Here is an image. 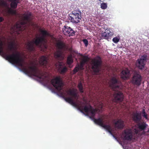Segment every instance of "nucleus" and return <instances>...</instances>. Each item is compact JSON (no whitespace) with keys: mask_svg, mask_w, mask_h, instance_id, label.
Masks as SVG:
<instances>
[{"mask_svg":"<svg viewBox=\"0 0 149 149\" xmlns=\"http://www.w3.org/2000/svg\"><path fill=\"white\" fill-rule=\"evenodd\" d=\"M6 59L13 64H16L23 68V71L26 74L36 77L43 80H45L47 77L45 72H43L38 69L36 66H29L27 68L24 65V61L21 57L20 53L17 52L15 54L6 55Z\"/></svg>","mask_w":149,"mask_h":149,"instance_id":"1","label":"nucleus"},{"mask_svg":"<svg viewBox=\"0 0 149 149\" xmlns=\"http://www.w3.org/2000/svg\"><path fill=\"white\" fill-rule=\"evenodd\" d=\"M110 109H111V113L109 115H104L103 116L101 120L100 118L99 119L97 120L95 119L94 117L96 112L97 111V110L96 109H94L90 105L88 106H82L81 107V111L82 112L84 111L86 114V115L88 116L89 118L93 120V121H103L104 119H108L109 120L113 118L114 117H115V111L114 110L115 108H111L110 107Z\"/></svg>","mask_w":149,"mask_h":149,"instance_id":"2","label":"nucleus"},{"mask_svg":"<svg viewBox=\"0 0 149 149\" xmlns=\"http://www.w3.org/2000/svg\"><path fill=\"white\" fill-rule=\"evenodd\" d=\"M41 36H36L31 41L28 42L26 45V48L28 51L31 52L35 50L34 44L36 46L41 48L43 43L46 42V38L50 36L49 32L45 30L40 29L39 30Z\"/></svg>","mask_w":149,"mask_h":149,"instance_id":"3","label":"nucleus"},{"mask_svg":"<svg viewBox=\"0 0 149 149\" xmlns=\"http://www.w3.org/2000/svg\"><path fill=\"white\" fill-rule=\"evenodd\" d=\"M121 84V81L115 77H113L111 79L110 86L113 90L115 91L113 95V101L117 103L122 102L124 99L123 93L118 91Z\"/></svg>","mask_w":149,"mask_h":149,"instance_id":"4","label":"nucleus"},{"mask_svg":"<svg viewBox=\"0 0 149 149\" xmlns=\"http://www.w3.org/2000/svg\"><path fill=\"white\" fill-rule=\"evenodd\" d=\"M23 16V20L18 23H17L13 27H12V29L14 31H22L25 29V25L27 22L30 21V17L31 14L29 13L27 14H24Z\"/></svg>","mask_w":149,"mask_h":149,"instance_id":"5","label":"nucleus"},{"mask_svg":"<svg viewBox=\"0 0 149 149\" xmlns=\"http://www.w3.org/2000/svg\"><path fill=\"white\" fill-rule=\"evenodd\" d=\"M102 62L101 57L99 56L92 59L91 61V65L92 69L94 72H99Z\"/></svg>","mask_w":149,"mask_h":149,"instance_id":"6","label":"nucleus"},{"mask_svg":"<svg viewBox=\"0 0 149 149\" xmlns=\"http://www.w3.org/2000/svg\"><path fill=\"white\" fill-rule=\"evenodd\" d=\"M58 49L55 51L54 54V57L57 59L60 60L63 59V52L62 49H64L65 47V44L63 42L59 41L56 44Z\"/></svg>","mask_w":149,"mask_h":149,"instance_id":"7","label":"nucleus"},{"mask_svg":"<svg viewBox=\"0 0 149 149\" xmlns=\"http://www.w3.org/2000/svg\"><path fill=\"white\" fill-rule=\"evenodd\" d=\"M142 80V77L140 72L139 71L134 70L133 72L131 80L132 83L133 85L139 86L141 85Z\"/></svg>","mask_w":149,"mask_h":149,"instance_id":"8","label":"nucleus"},{"mask_svg":"<svg viewBox=\"0 0 149 149\" xmlns=\"http://www.w3.org/2000/svg\"><path fill=\"white\" fill-rule=\"evenodd\" d=\"M109 122H94L95 123L98 125L106 130L113 137L116 138V136L112 132V129Z\"/></svg>","mask_w":149,"mask_h":149,"instance_id":"9","label":"nucleus"},{"mask_svg":"<svg viewBox=\"0 0 149 149\" xmlns=\"http://www.w3.org/2000/svg\"><path fill=\"white\" fill-rule=\"evenodd\" d=\"M72 13V16H70L69 19L73 23H78L80 22L81 17V12L79 10H74Z\"/></svg>","mask_w":149,"mask_h":149,"instance_id":"10","label":"nucleus"},{"mask_svg":"<svg viewBox=\"0 0 149 149\" xmlns=\"http://www.w3.org/2000/svg\"><path fill=\"white\" fill-rule=\"evenodd\" d=\"M51 82L54 87L58 90H62L63 83L59 77H56L55 78L52 79Z\"/></svg>","mask_w":149,"mask_h":149,"instance_id":"11","label":"nucleus"},{"mask_svg":"<svg viewBox=\"0 0 149 149\" xmlns=\"http://www.w3.org/2000/svg\"><path fill=\"white\" fill-rule=\"evenodd\" d=\"M63 33L68 36H73L74 35L75 31L70 27L65 26L62 29Z\"/></svg>","mask_w":149,"mask_h":149,"instance_id":"12","label":"nucleus"},{"mask_svg":"<svg viewBox=\"0 0 149 149\" xmlns=\"http://www.w3.org/2000/svg\"><path fill=\"white\" fill-rule=\"evenodd\" d=\"M122 136L124 139L127 140H131L133 138V133L131 129H126L123 131Z\"/></svg>","mask_w":149,"mask_h":149,"instance_id":"13","label":"nucleus"},{"mask_svg":"<svg viewBox=\"0 0 149 149\" xmlns=\"http://www.w3.org/2000/svg\"><path fill=\"white\" fill-rule=\"evenodd\" d=\"M56 67H57L58 70L61 74H65L67 71V68L63 63L58 62L56 64Z\"/></svg>","mask_w":149,"mask_h":149,"instance_id":"14","label":"nucleus"},{"mask_svg":"<svg viewBox=\"0 0 149 149\" xmlns=\"http://www.w3.org/2000/svg\"><path fill=\"white\" fill-rule=\"evenodd\" d=\"M146 56L143 55L142 58L138 60V62L136 63V66L139 69L142 70L144 68L145 63L144 62L146 61Z\"/></svg>","mask_w":149,"mask_h":149,"instance_id":"15","label":"nucleus"},{"mask_svg":"<svg viewBox=\"0 0 149 149\" xmlns=\"http://www.w3.org/2000/svg\"><path fill=\"white\" fill-rule=\"evenodd\" d=\"M131 116L134 121H141L142 118L141 112L137 111L133 112Z\"/></svg>","mask_w":149,"mask_h":149,"instance_id":"16","label":"nucleus"},{"mask_svg":"<svg viewBox=\"0 0 149 149\" xmlns=\"http://www.w3.org/2000/svg\"><path fill=\"white\" fill-rule=\"evenodd\" d=\"M130 75V72L128 69L123 70L120 73L121 78L124 80L128 79Z\"/></svg>","mask_w":149,"mask_h":149,"instance_id":"17","label":"nucleus"},{"mask_svg":"<svg viewBox=\"0 0 149 149\" xmlns=\"http://www.w3.org/2000/svg\"><path fill=\"white\" fill-rule=\"evenodd\" d=\"M113 34V32H111L109 29H107L105 31L102 33L101 36L104 39H109V37L111 36Z\"/></svg>","mask_w":149,"mask_h":149,"instance_id":"18","label":"nucleus"},{"mask_svg":"<svg viewBox=\"0 0 149 149\" xmlns=\"http://www.w3.org/2000/svg\"><path fill=\"white\" fill-rule=\"evenodd\" d=\"M39 62L41 65L46 66L47 63V57L45 56H41L39 59Z\"/></svg>","mask_w":149,"mask_h":149,"instance_id":"19","label":"nucleus"},{"mask_svg":"<svg viewBox=\"0 0 149 149\" xmlns=\"http://www.w3.org/2000/svg\"><path fill=\"white\" fill-rule=\"evenodd\" d=\"M88 59L89 58L87 56H84L80 63V65H79L80 70H83L84 69L83 67L84 65L88 61Z\"/></svg>","mask_w":149,"mask_h":149,"instance_id":"20","label":"nucleus"},{"mask_svg":"<svg viewBox=\"0 0 149 149\" xmlns=\"http://www.w3.org/2000/svg\"><path fill=\"white\" fill-rule=\"evenodd\" d=\"M67 93L69 95L72 96L75 99H77L78 97L77 94L74 90L70 89L66 91Z\"/></svg>","mask_w":149,"mask_h":149,"instance_id":"21","label":"nucleus"},{"mask_svg":"<svg viewBox=\"0 0 149 149\" xmlns=\"http://www.w3.org/2000/svg\"><path fill=\"white\" fill-rule=\"evenodd\" d=\"M64 98L67 102H68L72 105H74L75 104V103L74 102L73 99L71 97H65Z\"/></svg>","mask_w":149,"mask_h":149,"instance_id":"22","label":"nucleus"},{"mask_svg":"<svg viewBox=\"0 0 149 149\" xmlns=\"http://www.w3.org/2000/svg\"><path fill=\"white\" fill-rule=\"evenodd\" d=\"M115 127L118 129H121L123 127V126L121 122H115Z\"/></svg>","mask_w":149,"mask_h":149,"instance_id":"23","label":"nucleus"},{"mask_svg":"<svg viewBox=\"0 0 149 149\" xmlns=\"http://www.w3.org/2000/svg\"><path fill=\"white\" fill-rule=\"evenodd\" d=\"M19 3V1H13L11 2L10 6L11 8L14 9H15L17 7L18 3Z\"/></svg>","mask_w":149,"mask_h":149,"instance_id":"24","label":"nucleus"},{"mask_svg":"<svg viewBox=\"0 0 149 149\" xmlns=\"http://www.w3.org/2000/svg\"><path fill=\"white\" fill-rule=\"evenodd\" d=\"M73 62L72 55H69L67 58V63L68 65H70Z\"/></svg>","mask_w":149,"mask_h":149,"instance_id":"25","label":"nucleus"},{"mask_svg":"<svg viewBox=\"0 0 149 149\" xmlns=\"http://www.w3.org/2000/svg\"><path fill=\"white\" fill-rule=\"evenodd\" d=\"M141 113L142 116L143 117L145 118L146 120L148 119V115L146 113L145 109H143L142 110Z\"/></svg>","mask_w":149,"mask_h":149,"instance_id":"26","label":"nucleus"},{"mask_svg":"<svg viewBox=\"0 0 149 149\" xmlns=\"http://www.w3.org/2000/svg\"><path fill=\"white\" fill-rule=\"evenodd\" d=\"M146 124L143 123L139 125V129L144 130L146 127Z\"/></svg>","mask_w":149,"mask_h":149,"instance_id":"27","label":"nucleus"},{"mask_svg":"<svg viewBox=\"0 0 149 149\" xmlns=\"http://www.w3.org/2000/svg\"><path fill=\"white\" fill-rule=\"evenodd\" d=\"M15 43L14 42H11L9 45L8 47L10 51H12V49L15 48Z\"/></svg>","mask_w":149,"mask_h":149,"instance_id":"28","label":"nucleus"},{"mask_svg":"<svg viewBox=\"0 0 149 149\" xmlns=\"http://www.w3.org/2000/svg\"><path fill=\"white\" fill-rule=\"evenodd\" d=\"M100 8L102 10H105L107 8V4L106 3L103 2L100 5Z\"/></svg>","mask_w":149,"mask_h":149,"instance_id":"29","label":"nucleus"},{"mask_svg":"<svg viewBox=\"0 0 149 149\" xmlns=\"http://www.w3.org/2000/svg\"><path fill=\"white\" fill-rule=\"evenodd\" d=\"M78 87L80 92L83 93L84 92L83 90V87L81 83H79L78 85Z\"/></svg>","mask_w":149,"mask_h":149,"instance_id":"30","label":"nucleus"},{"mask_svg":"<svg viewBox=\"0 0 149 149\" xmlns=\"http://www.w3.org/2000/svg\"><path fill=\"white\" fill-rule=\"evenodd\" d=\"M8 13L12 14L15 15L16 14V11L13 10L11 8H9L8 10Z\"/></svg>","mask_w":149,"mask_h":149,"instance_id":"31","label":"nucleus"},{"mask_svg":"<svg viewBox=\"0 0 149 149\" xmlns=\"http://www.w3.org/2000/svg\"><path fill=\"white\" fill-rule=\"evenodd\" d=\"M79 69L80 70L79 65H78L77 66H76L74 69L73 74H75Z\"/></svg>","mask_w":149,"mask_h":149,"instance_id":"32","label":"nucleus"},{"mask_svg":"<svg viewBox=\"0 0 149 149\" xmlns=\"http://www.w3.org/2000/svg\"><path fill=\"white\" fill-rule=\"evenodd\" d=\"M3 43L0 40V53H1L3 51Z\"/></svg>","mask_w":149,"mask_h":149,"instance_id":"33","label":"nucleus"},{"mask_svg":"<svg viewBox=\"0 0 149 149\" xmlns=\"http://www.w3.org/2000/svg\"><path fill=\"white\" fill-rule=\"evenodd\" d=\"M113 42L115 43H117L119 41V39L117 37L114 38L112 40Z\"/></svg>","mask_w":149,"mask_h":149,"instance_id":"34","label":"nucleus"},{"mask_svg":"<svg viewBox=\"0 0 149 149\" xmlns=\"http://www.w3.org/2000/svg\"><path fill=\"white\" fill-rule=\"evenodd\" d=\"M82 41L84 43L86 47H87L88 44V41L86 39H84L82 40Z\"/></svg>","mask_w":149,"mask_h":149,"instance_id":"35","label":"nucleus"},{"mask_svg":"<svg viewBox=\"0 0 149 149\" xmlns=\"http://www.w3.org/2000/svg\"><path fill=\"white\" fill-rule=\"evenodd\" d=\"M139 132V131L138 130L136 129H134V132L136 134H138Z\"/></svg>","mask_w":149,"mask_h":149,"instance_id":"36","label":"nucleus"},{"mask_svg":"<svg viewBox=\"0 0 149 149\" xmlns=\"http://www.w3.org/2000/svg\"><path fill=\"white\" fill-rule=\"evenodd\" d=\"M4 20V18L2 17H0V22H2Z\"/></svg>","mask_w":149,"mask_h":149,"instance_id":"37","label":"nucleus"},{"mask_svg":"<svg viewBox=\"0 0 149 149\" xmlns=\"http://www.w3.org/2000/svg\"><path fill=\"white\" fill-rule=\"evenodd\" d=\"M3 0H0V1H1V2L2 3V4H3L4 3V2L3 1Z\"/></svg>","mask_w":149,"mask_h":149,"instance_id":"38","label":"nucleus"},{"mask_svg":"<svg viewBox=\"0 0 149 149\" xmlns=\"http://www.w3.org/2000/svg\"><path fill=\"white\" fill-rule=\"evenodd\" d=\"M19 0H10V1H19Z\"/></svg>","mask_w":149,"mask_h":149,"instance_id":"39","label":"nucleus"},{"mask_svg":"<svg viewBox=\"0 0 149 149\" xmlns=\"http://www.w3.org/2000/svg\"><path fill=\"white\" fill-rule=\"evenodd\" d=\"M44 47L45 48V49H46L47 48V46L46 45H44Z\"/></svg>","mask_w":149,"mask_h":149,"instance_id":"40","label":"nucleus"},{"mask_svg":"<svg viewBox=\"0 0 149 149\" xmlns=\"http://www.w3.org/2000/svg\"><path fill=\"white\" fill-rule=\"evenodd\" d=\"M113 121H122L121 120H114Z\"/></svg>","mask_w":149,"mask_h":149,"instance_id":"41","label":"nucleus"},{"mask_svg":"<svg viewBox=\"0 0 149 149\" xmlns=\"http://www.w3.org/2000/svg\"><path fill=\"white\" fill-rule=\"evenodd\" d=\"M147 132H149V130H148V131H147Z\"/></svg>","mask_w":149,"mask_h":149,"instance_id":"42","label":"nucleus"}]
</instances>
